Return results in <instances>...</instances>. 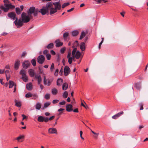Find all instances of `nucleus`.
I'll use <instances>...</instances> for the list:
<instances>
[{
    "instance_id": "nucleus-1",
    "label": "nucleus",
    "mask_w": 148,
    "mask_h": 148,
    "mask_svg": "<svg viewBox=\"0 0 148 148\" xmlns=\"http://www.w3.org/2000/svg\"><path fill=\"white\" fill-rule=\"evenodd\" d=\"M4 7L3 5H1V9L3 10L5 12H8L10 9H13L15 8V6L11 3L8 0H4Z\"/></svg>"
},
{
    "instance_id": "nucleus-2",
    "label": "nucleus",
    "mask_w": 148,
    "mask_h": 148,
    "mask_svg": "<svg viewBox=\"0 0 148 148\" xmlns=\"http://www.w3.org/2000/svg\"><path fill=\"white\" fill-rule=\"evenodd\" d=\"M46 6L48 8V10H49V14L52 15L57 12V10L55 8H53L52 2L47 3Z\"/></svg>"
},
{
    "instance_id": "nucleus-3",
    "label": "nucleus",
    "mask_w": 148,
    "mask_h": 148,
    "mask_svg": "<svg viewBox=\"0 0 148 148\" xmlns=\"http://www.w3.org/2000/svg\"><path fill=\"white\" fill-rule=\"evenodd\" d=\"M21 18L23 23H27L30 21V18H32V16L29 15H26V13L23 12L22 13Z\"/></svg>"
},
{
    "instance_id": "nucleus-4",
    "label": "nucleus",
    "mask_w": 148,
    "mask_h": 148,
    "mask_svg": "<svg viewBox=\"0 0 148 148\" xmlns=\"http://www.w3.org/2000/svg\"><path fill=\"white\" fill-rule=\"evenodd\" d=\"M23 23V22L22 21V19H19L18 21V18L17 17L16 18V19L14 22L15 25L18 27H20L22 26Z\"/></svg>"
},
{
    "instance_id": "nucleus-5",
    "label": "nucleus",
    "mask_w": 148,
    "mask_h": 148,
    "mask_svg": "<svg viewBox=\"0 0 148 148\" xmlns=\"http://www.w3.org/2000/svg\"><path fill=\"white\" fill-rule=\"evenodd\" d=\"M45 59V57L42 55L39 56L37 59L38 62L40 64H42L44 62Z\"/></svg>"
},
{
    "instance_id": "nucleus-6",
    "label": "nucleus",
    "mask_w": 148,
    "mask_h": 148,
    "mask_svg": "<svg viewBox=\"0 0 148 148\" xmlns=\"http://www.w3.org/2000/svg\"><path fill=\"white\" fill-rule=\"evenodd\" d=\"M53 5H54L55 8L58 10L61 9V6L60 1L58 2H54L52 3Z\"/></svg>"
},
{
    "instance_id": "nucleus-7",
    "label": "nucleus",
    "mask_w": 148,
    "mask_h": 148,
    "mask_svg": "<svg viewBox=\"0 0 148 148\" xmlns=\"http://www.w3.org/2000/svg\"><path fill=\"white\" fill-rule=\"evenodd\" d=\"M71 53L69 52L67 56V58L68 59V62L70 64H71L72 60H74L75 57V55H72V57H71Z\"/></svg>"
},
{
    "instance_id": "nucleus-8",
    "label": "nucleus",
    "mask_w": 148,
    "mask_h": 148,
    "mask_svg": "<svg viewBox=\"0 0 148 148\" xmlns=\"http://www.w3.org/2000/svg\"><path fill=\"white\" fill-rule=\"evenodd\" d=\"M9 88H12L13 86H14V89L13 92H15L16 91V85L15 84H14L13 82L12 81H9Z\"/></svg>"
},
{
    "instance_id": "nucleus-9",
    "label": "nucleus",
    "mask_w": 148,
    "mask_h": 148,
    "mask_svg": "<svg viewBox=\"0 0 148 148\" xmlns=\"http://www.w3.org/2000/svg\"><path fill=\"white\" fill-rule=\"evenodd\" d=\"M20 64V61L19 60H16L15 61L14 65V69L15 70H17Z\"/></svg>"
},
{
    "instance_id": "nucleus-10",
    "label": "nucleus",
    "mask_w": 148,
    "mask_h": 148,
    "mask_svg": "<svg viewBox=\"0 0 148 148\" xmlns=\"http://www.w3.org/2000/svg\"><path fill=\"white\" fill-rule=\"evenodd\" d=\"M47 117H43L42 116H39L38 117L37 120L39 122H43L44 121L45 122H47Z\"/></svg>"
},
{
    "instance_id": "nucleus-11",
    "label": "nucleus",
    "mask_w": 148,
    "mask_h": 148,
    "mask_svg": "<svg viewBox=\"0 0 148 148\" xmlns=\"http://www.w3.org/2000/svg\"><path fill=\"white\" fill-rule=\"evenodd\" d=\"M70 69L68 66H66L64 67V72L65 76L68 75L70 73Z\"/></svg>"
},
{
    "instance_id": "nucleus-12",
    "label": "nucleus",
    "mask_w": 148,
    "mask_h": 148,
    "mask_svg": "<svg viewBox=\"0 0 148 148\" xmlns=\"http://www.w3.org/2000/svg\"><path fill=\"white\" fill-rule=\"evenodd\" d=\"M39 12H41L42 15H44L47 13L49 12L48 8L46 7V8L41 9L39 11Z\"/></svg>"
},
{
    "instance_id": "nucleus-13",
    "label": "nucleus",
    "mask_w": 148,
    "mask_h": 148,
    "mask_svg": "<svg viewBox=\"0 0 148 148\" xmlns=\"http://www.w3.org/2000/svg\"><path fill=\"white\" fill-rule=\"evenodd\" d=\"M8 16L13 20L16 19V15L15 13L12 12L9 13L8 14Z\"/></svg>"
},
{
    "instance_id": "nucleus-14",
    "label": "nucleus",
    "mask_w": 148,
    "mask_h": 148,
    "mask_svg": "<svg viewBox=\"0 0 148 148\" xmlns=\"http://www.w3.org/2000/svg\"><path fill=\"white\" fill-rule=\"evenodd\" d=\"M22 64L23 68L27 69L29 67L30 63L29 61L27 60L23 62Z\"/></svg>"
},
{
    "instance_id": "nucleus-15",
    "label": "nucleus",
    "mask_w": 148,
    "mask_h": 148,
    "mask_svg": "<svg viewBox=\"0 0 148 148\" xmlns=\"http://www.w3.org/2000/svg\"><path fill=\"white\" fill-rule=\"evenodd\" d=\"M48 131L49 133L50 134H57V129L55 128L52 127L49 128L48 130Z\"/></svg>"
},
{
    "instance_id": "nucleus-16",
    "label": "nucleus",
    "mask_w": 148,
    "mask_h": 148,
    "mask_svg": "<svg viewBox=\"0 0 148 148\" xmlns=\"http://www.w3.org/2000/svg\"><path fill=\"white\" fill-rule=\"evenodd\" d=\"M25 138V136L23 135H22L19 136L15 139L17 140L19 142H21L23 141Z\"/></svg>"
},
{
    "instance_id": "nucleus-17",
    "label": "nucleus",
    "mask_w": 148,
    "mask_h": 148,
    "mask_svg": "<svg viewBox=\"0 0 148 148\" xmlns=\"http://www.w3.org/2000/svg\"><path fill=\"white\" fill-rule=\"evenodd\" d=\"M63 37L64 40L68 41L69 39V33L66 32L64 33Z\"/></svg>"
},
{
    "instance_id": "nucleus-18",
    "label": "nucleus",
    "mask_w": 148,
    "mask_h": 148,
    "mask_svg": "<svg viewBox=\"0 0 148 148\" xmlns=\"http://www.w3.org/2000/svg\"><path fill=\"white\" fill-rule=\"evenodd\" d=\"M55 43H56V47H57L62 46L63 45V43L60 42L59 39L56 40L55 41Z\"/></svg>"
},
{
    "instance_id": "nucleus-19",
    "label": "nucleus",
    "mask_w": 148,
    "mask_h": 148,
    "mask_svg": "<svg viewBox=\"0 0 148 148\" xmlns=\"http://www.w3.org/2000/svg\"><path fill=\"white\" fill-rule=\"evenodd\" d=\"M44 84L45 85H47L48 86H49L51 84V83L52 82V81L49 80L48 81V83L47 84L46 81V77L45 76H44Z\"/></svg>"
},
{
    "instance_id": "nucleus-20",
    "label": "nucleus",
    "mask_w": 148,
    "mask_h": 148,
    "mask_svg": "<svg viewBox=\"0 0 148 148\" xmlns=\"http://www.w3.org/2000/svg\"><path fill=\"white\" fill-rule=\"evenodd\" d=\"M66 110L69 112L73 111V106L71 104H67L66 106Z\"/></svg>"
},
{
    "instance_id": "nucleus-21",
    "label": "nucleus",
    "mask_w": 148,
    "mask_h": 148,
    "mask_svg": "<svg viewBox=\"0 0 148 148\" xmlns=\"http://www.w3.org/2000/svg\"><path fill=\"white\" fill-rule=\"evenodd\" d=\"M35 77L36 79H38V84H41L42 82V78L41 76L40 75H36L35 76Z\"/></svg>"
},
{
    "instance_id": "nucleus-22",
    "label": "nucleus",
    "mask_w": 148,
    "mask_h": 148,
    "mask_svg": "<svg viewBox=\"0 0 148 148\" xmlns=\"http://www.w3.org/2000/svg\"><path fill=\"white\" fill-rule=\"evenodd\" d=\"M35 10V8L34 7H31L29 10V11L28 13V15L31 16V14L33 13L34 12Z\"/></svg>"
},
{
    "instance_id": "nucleus-23",
    "label": "nucleus",
    "mask_w": 148,
    "mask_h": 148,
    "mask_svg": "<svg viewBox=\"0 0 148 148\" xmlns=\"http://www.w3.org/2000/svg\"><path fill=\"white\" fill-rule=\"evenodd\" d=\"M80 48L81 50L82 51L85 50L86 48L85 44L84 42H82L80 43Z\"/></svg>"
},
{
    "instance_id": "nucleus-24",
    "label": "nucleus",
    "mask_w": 148,
    "mask_h": 148,
    "mask_svg": "<svg viewBox=\"0 0 148 148\" xmlns=\"http://www.w3.org/2000/svg\"><path fill=\"white\" fill-rule=\"evenodd\" d=\"M26 88L28 90H32V83L31 82L27 84L26 85Z\"/></svg>"
},
{
    "instance_id": "nucleus-25",
    "label": "nucleus",
    "mask_w": 148,
    "mask_h": 148,
    "mask_svg": "<svg viewBox=\"0 0 148 148\" xmlns=\"http://www.w3.org/2000/svg\"><path fill=\"white\" fill-rule=\"evenodd\" d=\"M63 82V80L61 78L58 79L57 81V85L60 86H61V84Z\"/></svg>"
},
{
    "instance_id": "nucleus-26",
    "label": "nucleus",
    "mask_w": 148,
    "mask_h": 148,
    "mask_svg": "<svg viewBox=\"0 0 148 148\" xmlns=\"http://www.w3.org/2000/svg\"><path fill=\"white\" fill-rule=\"evenodd\" d=\"M29 75L31 77H33L34 75V72L33 69H30L28 71Z\"/></svg>"
},
{
    "instance_id": "nucleus-27",
    "label": "nucleus",
    "mask_w": 148,
    "mask_h": 148,
    "mask_svg": "<svg viewBox=\"0 0 148 148\" xmlns=\"http://www.w3.org/2000/svg\"><path fill=\"white\" fill-rule=\"evenodd\" d=\"M54 46V44L53 43H51L48 44L47 46L45 47V48H47L48 49H50L53 48Z\"/></svg>"
},
{
    "instance_id": "nucleus-28",
    "label": "nucleus",
    "mask_w": 148,
    "mask_h": 148,
    "mask_svg": "<svg viewBox=\"0 0 148 148\" xmlns=\"http://www.w3.org/2000/svg\"><path fill=\"white\" fill-rule=\"evenodd\" d=\"M51 92L53 95H56L57 94L58 90L57 89L55 88H53L52 89Z\"/></svg>"
},
{
    "instance_id": "nucleus-29",
    "label": "nucleus",
    "mask_w": 148,
    "mask_h": 148,
    "mask_svg": "<svg viewBox=\"0 0 148 148\" xmlns=\"http://www.w3.org/2000/svg\"><path fill=\"white\" fill-rule=\"evenodd\" d=\"M68 87V84L66 83H64L62 85V89L64 90H66L67 89Z\"/></svg>"
},
{
    "instance_id": "nucleus-30",
    "label": "nucleus",
    "mask_w": 148,
    "mask_h": 148,
    "mask_svg": "<svg viewBox=\"0 0 148 148\" xmlns=\"http://www.w3.org/2000/svg\"><path fill=\"white\" fill-rule=\"evenodd\" d=\"M81 55V53L78 51H77L75 55V57L76 59H78L80 57Z\"/></svg>"
},
{
    "instance_id": "nucleus-31",
    "label": "nucleus",
    "mask_w": 148,
    "mask_h": 148,
    "mask_svg": "<svg viewBox=\"0 0 148 148\" xmlns=\"http://www.w3.org/2000/svg\"><path fill=\"white\" fill-rule=\"evenodd\" d=\"M22 78L23 81L24 82H27L28 81V78L26 75L22 76Z\"/></svg>"
},
{
    "instance_id": "nucleus-32",
    "label": "nucleus",
    "mask_w": 148,
    "mask_h": 148,
    "mask_svg": "<svg viewBox=\"0 0 148 148\" xmlns=\"http://www.w3.org/2000/svg\"><path fill=\"white\" fill-rule=\"evenodd\" d=\"M41 104L39 102H38L36 103V106H35L37 110H39L41 108Z\"/></svg>"
},
{
    "instance_id": "nucleus-33",
    "label": "nucleus",
    "mask_w": 148,
    "mask_h": 148,
    "mask_svg": "<svg viewBox=\"0 0 148 148\" xmlns=\"http://www.w3.org/2000/svg\"><path fill=\"white\" fill-rule=\"evenodd\" d=\"M79 34V31L77 30H75L72 31V34L73 36H76L78 35Z\"/></svg>"
},
{
    "instance_id": "nucleus-34",
    "label": "nucleus",
    "mask_w": 148,
    "mask_h": 148,
    "mask_svg": "<svg viewBox=\"0 0 148 148\" xmlns=\"http://www.w3.org/2000/svg\"><path fill=\"white\" fill-rule=\"evenodd\" d=\"M15 106H16L17 107H21V102L19 101H17V100L15 101Z\"/></svg>"
},
{
    "instance_id": "nucleus-35",
    "label": "nucleus",
    "mask_w": 148,
    "mask_h": 148,
    "mask_svg": "<svg viewBox=\"0 0 148 148\" xmlns=\"http://www.w3.org/2000/svg\"><path fill=\"white\" fill-rule=\"evenodd\" d=\"M15 10L16 14L19 15L21 13V11L19 8L17 7L15 8Z\"/></svg>"
},
{
    "instance_id": "nucleus-36",
    "label": "nucleus",
    "mask_w": 148,
    "mask_h": 148,
    "mask_svg": "<svg viewBox=\"0 0 148 148\" xmlns=\"http://www.w3.org/2000/svg\"><path fill=\"white\" fill-rule=\"evenodd\" d=\"M85 35L86 34L84 32L82 31L81 33V35L79 38V39L82 40L85 36Z\"/></svg>"
},
{
    "instance_id": "nucleus-37",
    "label": "nucleus",
    "mask_w": 148,
    "mask_h": 148,
    "mask_svg": "<svg viewBox=\"0 0 148 148\" xmlns=\"http://www.w3.org/2000/svg\"><path fill=\"white\" fill-rule=\"evenodd\" d=\"M134 86L137 89L139 90L140 88V84L136 83L135 84Z\"/></svg>"
},
{
    "instance_id": "nucleus-38",
    "label": "nucleus",
    "mask_w": 148,
    "mask_h": 148,
    "mask_svg": "<svg viewBox=\"0 0 148 148\" xmlns=\"http://www.w3.org/2000/svg\"><path fill=\"white\" fill-rule=\"evenodd\" d=\"M26 71L24 70H22L20 72V74L22 75V76H23L25 75H26Z\"/></svg>"
},
{
    "instance_id": "nucleus-39",
    "label": "nucleus",
    "mask_w": 148,
    "mask_h": 148,
    "mask_svg": "<svg viewBox=\"0 0 148 148\" xmlns=\"http://www.w3.org/2000/svg\"><path fill=\"white\" fill-rule=\"evenodd\" d=\"M90 130H91V132L93 133L94 134H96V136H94V138L95 139H97L98 138V136L99 135V133H96L95 132H94L93 131H92L90 128H89Z\"/></svg>"
},
{
    "instance_id": "nucleus-40",
    "label": "nucleus",
    "mask_w": 148,
    "mask_h": 148,
    "mask_svg": "<svg viewBox=\"0 0 148 148\" xmlns=\"http://www.w3.org/2000/svg\"><path fill=\"white\" fill-rule=\"evenodd\" d=\"M90 130H91V132L93 133L94 134H96V136H94V138L95 139H97L98 138V136L99 135V133H96L95 132H94L93 131H92L90 128H89Z\"/></svg>"
},
{
    "instance_id": "nucleus-41",
    "label": "nucleus",
    "mask_w": 148,
    "mask_h": 148,
    "mask_svg": "<svg viewBox=\"0 0 148 148\" xmlns=\"http://www.w3.org/2000/svg\"><path fill=\"white\" fill-rule=\"evenodd\" d=\"M69 4L70 3L69 2L64 3L62 5L61 8H64L65 7L68 6Z\"/></svg>"
},
{
    "instance_id": "nucleus-42",
    "label": "nucleus",
    "mask_w": 148,
    "mask_h": 148,
    "mask_svg": "<svg viewBox=\"0 0 148 148\" xmlns=\"http://www.w3.org/2000/svg\"><path fill=\"white\" fill-rule=\"evenodd\" d=\"M33 96V94H32L30 92H28L25 95V97L26 98H29L32 97Z\"/></svg>"
},
{
    "instance_id": "nucleus-43",
    "label": "nucleus",
    "mask_w": 148,
    "mask_h": 148,
    "mask_svg": "<svg viewBox=\"0 0 148 148\" xmlns=\"http://www.w3.org/2000/svg\"><path fill=\"white\" fill-rule=\"evenodd\" d=\"M68 95V93L67 91H65L63 94V97L65 98H66Z\"/></svg>"
},
{
    "instance_id": "nucleus-44",
    "label": "nucleus",
    "mask_w": 148,
    "mask_h": 148,
    "mask_svg": "<svg viewBox=\"0 0 148 148\" xmlns=\"http://www.w3.org/2000/svg\"><path fill=\"white\" fill-rule=\"evenodd\" d=\"M31 62L33 66H36V60L34 59H33L32 60Z\"/></svg>"
},
{
    "instance_id": "nucleus-45",
    "label": "nucleus",
    "mask_w": 148,
    "mask_h": 148,
    "mask_svg": "<svg viewBox=\"0 0 148 148\" xmlns=\"http://www.w3.org/2000/svg\"><path fill=\"white\" fill-rule=\"evenodd\" d=\"M39 12V11H38V9H36L35 10V11L34 12V16H36L37 15L38 13Z\"/></svg>"
},
{
    "instance_id": "nucleus-46",
    "label": "nucleus",
    "mask_w": 148,
    "mask_h": 148,
    "mask_svg": "<svg viewBox=\"0 0 148 148\" xmlns=\"http://www.w3.org/2000/svg\"><path fill=\"white\" fill-rule=\"evenodd\" d=\"M78 41H76L74 42L73 45V48H76L78 46Z\"/></svg>"
},
{
    "instance_id": "nucleus-47",
    "label": "nucleus",
    "mask_w": 148,
    "mask_h": 148,
    "mask_svg": "<svg viewBox=\"0 0 148 148\" xmlns=\"http://www.w3.org/2000/svg\"><path fill=\"white\" fill-rule=\"evenodd\" d=\"M50 97V94H47L45 95V98L46 99H49Z\"/></svg>"
},
{
    "instance_id": "nucleus-48",
    "label": "nucleus",
    "mask_w": 148,
    "mask_h": 148,
    "mask_svg": "<svg viewBox=\"0 0 148 148\" xmlns=\"http://www.w3.org/2000/svg\"><path fill=\"white\" fill-rule=\"evenodd\" d=\"M50 102H47L45 103L44 104V107L45 108H47L50 105Z\"/></svg>"
},
{
    "instance_id": "nucleus-49",
    "label": "nucleus",
    "mask_w": 148,
    "mask_h": 148,
    "mask_svg": "<svg viewBox=\"0 0 148 148\" xmlns=\"http://www.w3.org/2000/svg\"><path fill=\"white\" fill-rule=\"evenodd\" d=\"M54 69V65L53 63L51 64V66L50 67V71L51 72L53 71V69Z\"/></svg>"
},
{
    "instance_id": "nucleus-50",
    "label": "nucleus",
    "mask_w": 148,
    "mask_h": 148,
    "mask_svg": "<svg viewBox=\"0 0 148 148\" xmlns=\"http://www.w3.org/2000/svg\"><path fill=\"white\" fill-rule=\"evenodd\" d=\"M73 49L72 52V55H75V53L76 52L77 48H73Z\"/></svg>"
},
{
    "instance_id": "nucleus-51",
    "label": "nucleus",
    "mask_w": 148,
    "mask_h": 148,
    "mask_svg": "<svg viewBox=\"0 0 148 148\" xmlns=\"http://www.w3.org/2000/svg\"><path fill=\"white\" fill-rule=\"evenodd\" d=\"M66 49L65 47H63L60 50V52L62 54H63L64 53Z\"/></svg>"
},
{
    "instance_id": "nucleus-52",
    "label": "nucleus",
    "mask_w": 148,
    "mask_h": 148,
    "mask_svg": "<svg viewBox=\"0 0 148 148\" xmlns=\"http://www.w3.org/2000/svg\"><path fill=\"white\" fill-rule=\"evenodd\" d=\"M55 116H53L51 117H50L49 118H48V117H47V122L49 120L51 121L54 119L55 118Z\"/></svg>"
},
{
    "instance_id": "nucleus-53",
    "label": "nucleus",
    "mask_w": 148,
    "mask_h": 148,
    "mask_svg": "<svg viewBox=\"0 0 148 148\" xmlns=\"http://www.w3.org/2000/svg\"><path fill=\"white\" fill-rule=\"evenodd\" d=\"M47 58V60H49L51 59V55L49 53H48V54H47L46 55Z\"/></svg>"
},
{
    "instance_id": "nucleus-54",
    "label": "nucleus",
    "mask_w": 148,
    "mask_h": 148,
    "mask_svg": "<svg viewBox=\"0 0 148 148\" xmlns=\"http://www.w3.org/2000/svg\"><path fill=\"white\" fill-rule=\"evenodd\" d=\"M139 105L140 107V110H143V103H139Z\"/></svg>"
},
{
    "instance_id": "nucleus-55",
    "label": "nucleus",
    "mask_w": 148,
    "mask_h": 148,
    "mask_svg": "<svg viewBox=\"0 0 148 148\" xmlns=\"http://www.w3.org/2000/svg\"><path fill=\"white\" fill-rule=\"evenodd\" d=\"M124 112L123 111H121L119 112L116 115L118 116V117H119L121 115H122L123 114Z\"/></svg>"
},
{
    "instance_id": "nucleus-56",
    "label": "nucleus",
    "mask_w": 148,
    "mask_h": 148,
    "mask_svg": "<svg viewBox=\"0 0 148 148\" xmlns=\"http://www.w3.org/2000/svg\"><path fill=\"white\" fill-rule=\"evenodd\" d=\"M66 103V101H63L61 102H60L59 104L60 105H64Z\"/></svg>"
},
{
    "instance_id": "nucleus-57",
    "label": "nucleus",
    "mask_w": 148,
    "mask_h": 148,
    "mask_svg": "<svg viewBox=\"0 0 148 148\" xmlns=\"http://www.w3.org/2000/svg\"><path fill=\"white\" fill-rule=\"evenodd\" d=\"M32 97H33L32 99H35L36 98H37L38 97V96L37 95L34 94H33V96Z\"/></svg>"
},
{
    "instance_id": "nucleus-58",
    "label": "nucleus",
    "mask_w": 148,
    "mask_h": 148,
    "mask_svg": "<svg viewBox=\"0 0 148 148\" xmlns=\"http://www.w3.org/2000/svg\"><path fill=\"white\" fill-rule=\"evenodd\" d=\"M59 101L57 99L54 100L52 101V103L53 104H55L56 103H58L59 102Z\"/></svg>"
},
{
    "instance_id": "nucleus-59",
    "label": "nucleus",
    "mask_w": 148,
    "mask_h": 148,
    "mask_svg": "<svg viewBox=\"0 0 148 148\" xmlns=\"http://www.w3.org/2000/svg\"><path fill=\"white\" fill-rule=\"evenodd\" d=\"M118 116L116 115V114L112 116V118L113 119H117L118 118Z\"/></svg>"
},
{
    "instance_id": "nucleus-60",
    "label": "nucleus",
    "mask_w": 148,
    "mask_h": 148,
    "mask_svg": "<svg viewBox=\"0 0 148 148\" xmlns=\"http://www.w3.org/2000/svg\"><path fill=\"white\" fill-rule=\"evenodd\" d=\"M58 69H56L55 72L54 73L55 75L57 76L58 75Z\"/></svg>"
},
{
    "instance_id": "nucleus-61",
    "label": "nucleus",
    "mask_w": 148,
    "mask_h": 148,
    "mask_svg": "<svg viewBox=\"0 0 148 148\" xmlns=\"http://www.w3.org/2000/svg\"><path fill=\"white\" fill-rule=\"evenodd\" d=\"M48 51L46 49L44 50L43 51V53L45 55H47V54H48Z\"/></svg>"
},
{
    "instance_id": "nucleus-62",
    "label": "nucleus",
    "mask_w": 148,
    "mask_h": 148,
    "mask_svg": "<svg viewBox=\"0 0 148 148\" xmlns=\"http://www.w3.org/2000/svg\"><path fill=\"white\" fill-rule=\"evenodd\" d=\"M5 69H0V74H3L5 72Z\"/></svg>"
},
{
    "instance_id": "nucleus-63",
    "label": "nucleus",
    "mask_w": 148,
    "mask_h": 148,
    "mask_svg": "<svg viewBox=\"0 0 148 148\" xmlns=\"http://www.w3.org/2000/svg\"><path fill=\"white\" fill-rule=\"evenodd\" d=\"M6 76V78L7 80L8 81L10 79V76L9 74H6V75H5Z\"/></svg>"
},
{
    "instance_id": "nucleus-64",
    "label": "nucleus",
    "mask_w": 148,
    "mask_h": 148,
    "mask_svg": "<svg viewBox=\"0 0 148 148\" xmlns=\"http://www.w3.org/2000/svg\"><path fill=\"white\" fill-rule=\"evenodd\" d=\"M22 116L23 117L22 120H23L24 119L27 118L26 116L24 114H22Z\"/></svg>"
}]
</instances>
